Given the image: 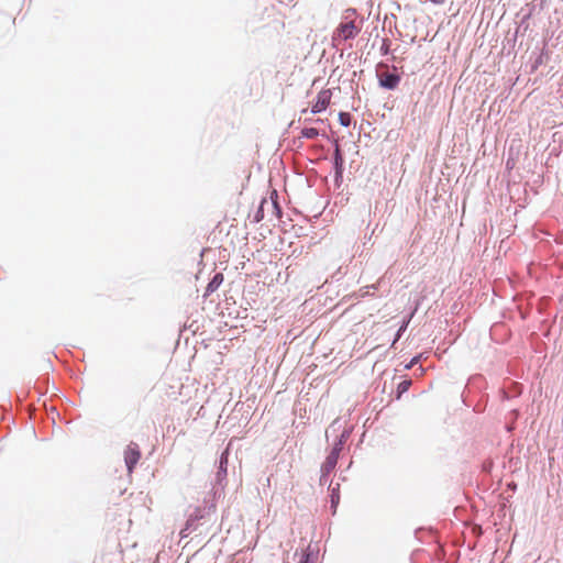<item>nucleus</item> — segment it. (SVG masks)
Listing matches in <instances>:
<instances>
[{
    "mask_svg": "<svg viewBox=\"0 0 563 563\" xmlns=\"http://www.w3.org/2000/svg\"><path fill=\"white\" fill-rule=\"evenodd\" d=\"M309 558H310V555H309V554H307V553H302V554L300 555V561H299V563H309Z\"/></svg>",
    "mask_w": 563,
    "mask_h": 563,
    "instance_id": "423d86ee",
    "label": "nucleus"
},
{
    "mask_svg": "<svg viewBox=\"0 0 563 563\" xmlns=\"http://www.w3.org/2000/svg\"><path fill=\"white\" fill-rule=\"evenodd\" d=\"M341 121H342V123H343L344 125H347V124H349V122H345V119H343V114H341Z\"/></svg>",
    "mask_w": 563,
    "mask_h": 563,
    "instance_id": "1a4fd4ad",
    "label": "nucleus"
},
{
    "mask_svg": "<svg viewBox=\"0 0 563 563\" xmlns=\"http://www.w3.org/2000/svg\"><path fill=\"white\" fill-rule=\"evenodd\" d=\"M218 279H219V275H217V276L213 278V280L209 284V286H208V287H209V289H211V290H212L214 287H217V286H218V284L220 283Z\"/></svg>",
    "mask_w": 563,
    "mask_h": 563,
    "instance_id": "39448f33",
    "label": "nucleus"
},
{
    "mask_svg": "<svg viewBox=\"0 0 563 563\" xmlns=\"http://www.w3.org/2000/svg\"><path fill=\"white\" fill-rule=\"evenodd\" d=\"M398 82V77L394 75H388L384 79L380 80V84L385 88L393 89L396 87Z\"/></svg>",
    "mask_w": 563,
    "mask_h": 563,
    "instance_id": "20e7f679",
    "label": "nucleus"
},
{
    "mask_svg": "<svg viewBox=\"0 0 563 563\" xmlns=\"http://www.w3.org/2000/svg\"><path fill=\"white\" fill-rule=\"evenodd\" d=\"M356 33H357V29H356L354 22H352V21L342 23L338 29V36L343 40L351 38V37L355 36Z\"/></svg>",
    "mask_w": 563,
    "mask_h": 563,
    "instance_id": "f03ea898",
    "label": "nucleus"
},
{
    "mask_svg": "<svg viewBox=\"0 0 563 563\" xmlns=\"http://www.w3.org/2000/svg\"><path fill=\"white\" fill-rule=\"evenodd\" d=\"M331 100V91L322 90L318 93L316 102L312 104V113H319L327 109Z\"/></svg>",
    "mask_w": 563,
    "mask_h": 563,
    "instance_id": "f257e3e1",
    "label": "nucleus"
},
{
    "mask_svg": "<svg viewBox=\"0 0 563 563\" xmlns=\"http://www.w3.org/2000/svg\"><path fill=\"white\" fill-rule=\"evenodd\" d=\"M328 463H329L330 465H333V464L335 463V457H332V456H331V457H329Z\"/></svg>",
    "mask_w": 563,
    "mask_h": 563,
    "instance_id": "6e6552de",
    "label": "nucleus"
},
{
    "mask_svg": "<svg viewBox=\"0 0 563 563\" xmlns=\"http://www.w3.org/2000/svg\"><path fill=\"white\" fill-rule=\"evenodd\" d=\"M409 385H410V382L405 380L404 383L400 384V387L402 388V390H406Z\"/></svg>",
    "mask_w": 563,
    "mask_h": 563,
    "instance_id": "0eeeda50",
    "label": "nucleus"
},
{
    "mask_svg": "<svg viewBox=\"0 0 563 563\" xmlns=\"http://www.w3.org/2000/svg\"><path fill=\"white\" fill-rule=\"evenodd\" d=\"M139 460V452L134 448H129L125 451V463L128 466V470L131 472L133 466L136 464Z\"/></svg>",
    "mask_w": 563,
    "mask_h": 563,
    "instance_id": "7ed1b4c3",
    "label": "nucleus"
}]
</instances>
